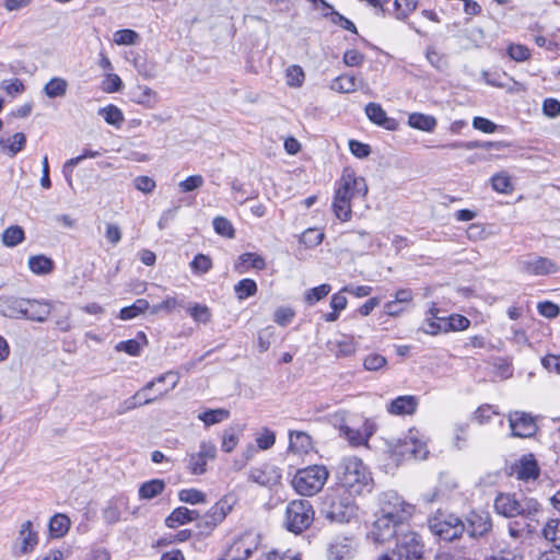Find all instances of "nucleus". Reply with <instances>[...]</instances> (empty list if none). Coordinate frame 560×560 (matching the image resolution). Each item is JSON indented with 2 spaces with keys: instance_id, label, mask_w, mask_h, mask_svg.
<instances>
[{
  "instance_id": "obj_1",
  "label": "nucleus",
  "mask_w": 560,
  "mask_h": 560,
  "mask_svg": "<svg viewBox=\"0 0 560 560\" xmlns=\"http://www.w3.org/2000/svg\"><path fill=\"white\" fill-rule=\"evenodd\" d=\"M334 471L337 485L350 495H363L372 492L374 488L372 472L359 457H342Z\"/></svg>"
},
{
  "instance_id": "obj_2",
  "label": "nucleus",
  "mask_w": 560,
  "mask_h": 560,
  "mask_svg": "<svg viewBox=\"0 0 560 560\" xmlns=\"http://www.w3.org/2000/svg\"><path fill=\"white\" fill-rule=\"evenodd\" d=\"M328 476L324 465H312L298 469L291 483L299 494L312 497L323 489Z\"/></svg>"
},
{
  "instance_id": "obj_3",
  "label": "nucleus",
  "mask_w": 560,
  "mask_h": 560,
  "mask_svg": "<svg viewBox=\"0 0 560 560\" xmlns=\"http://www.w3.org/2000/svg\"><path fill=\"white\" fill-rule=\"evenodd\" d=\"M350 494L331 493L325 497L322 513L327 520L337 523H349L357 516L358 506Z\"/></svg>"
},
{
  "instance_id": "obj_4",
  "label": "nucleus",
  "mask_w": 560,
  "mask_h": 560,
  "mask_svg": "<svg viewBox=\"0 0 560 560\" xmlns=\"http://www.w3.org/2000/svg\"><path fill=\"white\" fill-rule=\"evenodd\" d=\"M315 511L306 499L293 500L285 509L284 527L287 530L301 534L314 522Z\"/></svg>"
},
{
  "instance_id": "obj_5",
  "label": "nucleus",
  "mask_w": 560,
  "mask_h": 560,
  "mask_svg": "<svg viewBox=\"0 0 560 560\" xmlns=\"http://www.w3.org/2000/svg\"><path fill=\"white\" fill-rule=\"evenodd\" d=\"M430 318L424 320L423 331L429 335L439 332L462 331L470 326V320L460 314L440 316V310L433 304L429 310Z\"/></svg>"
},
{
  "instance_id": "obj_6",
  "label": "nucleus",
  "mask_w": 560,
  "mask_h": 560,
  "mask_svg": "<svg viewBox=\"0 0 560 560\" xmlns=\"http://www.w3.org/2000/svg\"><path fill=\"white\" fill-rule=\"evenodd\" d=\"M431 533L445 541H453L465 533L466 524L454 515L439 511L428 521Z\"/></svg>"
},
{
  "instance_id": "obj_7",
  "label": "nucleus",
  "mask_w": 560,
  "mask_h": 560,
  "mask_svg": "<svg viewBox=\"0 0 560 560\" xmlns=\"http://www.w3.org/2000/svg\"><path fill=\"white\" fill-rule=\"evenodd\" d=\"M393 550L400 560H428L423 539L413 530L401 532Z\"/></svg>"
},
{
  "instance_id": "obj_8",
  "label": "nucleus",
  "mask_w": 560,
  "mask_h": 560,
  "mask_svg": "<svg viewBox=\"0 0 560 560\" xmlns=\"http://www.w3.org/2000/svg\"><path fill=\"white\" fill-rule=\"evenodd\" d=\"M336 185L335 196L346 197L350 201L355 197L365 198L369 191L365 178L357 176L353 168L349 166L342 170Z\"/></svg>"
},
{
  "instance_id": "obj_9",
  "label": "nucleus",
  "mask_w": 560,
  "mask_h": 560,
  "mask_svg": "<svg viewBox=\"0 0 560 560\" xmlns=\"http://www.w3.org/2000/svg\"><path fill=\"white\" fill-rule=\"evenodd\" d=\"M378 515L395 518L396 522H402L411 515V505L393 490L383 492L378 498Z\"/></svg>"
},
{
  "instance_id": "obj_10",
  "label": "nucleus",
  "mask_w": 560,
  "mask_h": 560,
  "mask_svg": "<svg viewBox=\"0 0 560 560\" xmlns=\"http://www.w3.org/2000/svg\"><path fill=\"white\" fill-rule=\"evenodd\" d=\"M376 516L377 517L368 534V537L376 544H384L393 538L397 541V536L401 532L408 530V525L402 522H396L395 518L385 517L378 514H376Z\"/></svg>"
},
{
  "instance_id": "obj_11",
  "label": "nucleus",
  "mask_w": 560,
  "mask_h": 560,
  "mask_svg": "<svg viewBox=\"0 0 560 560\" xmlns=\"http://www.w3.org/2000/svg\"><path fill=\"white\" fill-rule=\"evenodd\" d=\"M233 502L229 497L221 498L197 522V528L202 536L210 535L232 511Z\"/></svg>"
},
{
  "instance_id": "obj_12",
  "label": "nucleus",
  "mask_w": 560,
  "mask_h": 560,
  "mask_svg": "<svg viewBox=\"0 0 560 560\" xmlns=\"http://www.w3.org/2000/svg\"><path fill=\"white\" fill-rule=\"evenodd\" d=\"M39 542L38 532L34 528L32 521L21 524L16 542L13 545V552L16 556L32 553Z\"/></svg>"
},
{
  "instance_id": "obj_13",
  "label": "nucleus",
  "mask_w": 560,
  "mask_h": 560,
  "mask_svg": "<svg viewBox=\"0 0 560 560\" xmlns=\"http://www.w3.org/2000/svg\"><path fill=\"white\" fill-rule=\"evenodd\" d=\"M217 457V446L211 442L202 441L197 453L189 455L188 469L192 475H203L207 471V462Z\"/></svg>"
},
{
  "instance_id": "obj_14",
  "label": "nucleus",
  "mask_w": 560,
  "mask_h": 560,
  "mask_svg": "<svg viewBox=\"0 0 560 560\" xmlns=\"http://www.w3.org/2000/svg\"><path fill=\"white\" fill-rule=\"evenodd\" d=\"M419 406V398L413 395H401L390 400L386 410L394 416H412Z\"/></svg>"
},
{
  "instance_id": "obj_15",
  "label": "nucleus",
  "mask_w": 560,
  "mask_h": 560,
  "mask_svg": "<svg viewBox=\"0 0 560 560\" xmlns=\"http://www.w3.org/2000/svg\"><path fill=\"white\" fill-rule=\"evenodd\" d=\"M492 523L489 513L487 512H471L467 517V525L465 532L470 537L485 536L491 529Z\"/></svg>"
},
{
  "instance_id": "obj_16",
  "label": "nucleus",
  "mask_w": 560,
  "mask_h": 560,
  "mask_svg": "<svg viewBox=\"0 0 560 560\" xmlns=\"http://www.w3.org/2000/svg\"><path fill=\"white\" fill-rule=\"evenodd\" d=\"M28 304V299L16 296H1L0 308L1 314L9 318H24L25 306Z\"/></svg>"
},
{
  "instance_id": "obj_17",
  "label": "nucleus",
  "mask_w": 560,
  "mask_h": 560,
  "mask_svg": "<svg viewBox=\"0 0 560 560\" xmlns=\"http://www.w3.org/2000/svg\"><path fill=\"white\" fill-rule=\"evenodd\" d=\"M352 539L347 536L335 537L327 547L328 560H346L352 553Z\"/></svg>"
},
{
  "instance_id": "obj_18",
  "label": "nucleus",
  "mask_w": 560,
  "mask_h": 560,
  "mask_svg": "<svg viewBox=\"0 0 560 560\" xmlns=\"http://www.w3.org/2000/svg\"><path fill=\"white\" fill-rule=\"evenodd\" d=\"M156 382H168L170 383V385L167 387H158L156 388L155 396H158V398H159L176 387V385L179 382V374L174 371H167V372L159 375L158 377L153 378L152 381L148 382L143 387H141L139 390H137L136 394L143 395V393H149L156 386Z\"/></svg>"
},
{
  "instance_id": "obj_19",
  "label": "nucleus",
  "mask_w": 560,
  "mask_h": 560,
  "mask_svg": "<svg viewBox=\"0 0 560 560\" xmlns=\"http://www.w3.org/2000/svg\"><path fill=\"white\" fill-rule=\"evenodd\" d=\"M51 312V304L44 300L28 299V304L25 306L24 319L32 322L44 323L47 320Z\"/></svg>"
},
{
  "instance_id": "obj_20",
  "label": "nucleus",
  "mask_w": 560,
  "mask_h": 560,
  "mask_svg": "<svg viewBox=\"0 0 560 560\" xmlns=\"http://www.w3.org/2000/svg\"><path fill=\"white\" fill-rule=\"evenodd\" d=\"M199 518L200 514L197 510H189L186 506H178L174 509L165 518V525L168 528H176L179 525L199 521Z\"/></svg>"
},
{
  "instance_id": "obj_21",
  "label": "nucleus",
  "mask_w": 560,
  "mask_h": 560,
  "mask_svg": "<svg viewBox=\"0 0 560 560\" xmlns=\"http://www.w3.org/2000/svg\"><path fill=\"white\" fill-rule=\"evenodd\" d=\"M494 508L498 513L512 517L515 515L523 514L521 503L515 499L513 494H500L494 501Z\"/></svg>"
},
{
  "instance_id": "obj_22",
  "label": "nucleus",
  "mask_w": 560,
  "mask_h": 560,
  "mask_svg": "<svg viewBox=\"0 0 560 560\" xmlns=\"http://www.w3.org/2000/svg\"><path fill=\"white\" fill-rule=\"evenodd\" d=\"M249 268L256 270H264L266 268V261L262 256L256 253H243L238 256V259L234 264V270L242 275L249 270Z\"/></svg>"
},
{
  "instance_id": "obj_23",
  "label": "nucleus",
  "mask_w": 560,
  "mask_h": 560,
  "mask_svg": "<svg viewBox=\"0 0 560 560\" xmlns=\"http://www.w3.org/2000/svg\"><path fill=\"white\" fill-rule=\"evenodd\" d=\"M365 114L369 119L388 130L395 129L396 121L386 116L385 110L376 103H369L365 106Z\"/></svg>"
},
{
  "instance_id": "obj_24",
  "label": "nucleus",
  "mask_w": 560,
  "mask_h": 560,
  "mask_svg": "<svg viewBox=\"0 0 560 560\" xmlns=\"http://www.w3.org/2000/svg\"><path fill=\"white\" fill-rule=\"evenodd\" d=\"M27 265L30 270L37 276L49 275L55 270V261L44 254L31 256Z\"/></svg>"
},
{
  "instance_id": "obj_25",
  "label": "nucleus",
  "mask_w": 560,
  "mask_h": 560,
  "mask_svg": "<svg viewBox=\"0 0 560 560\" xmlns=\"http://www.w3.org/2000/svg\"><path fill=\"white\" fill-rule=\"evenodd\" d=\"M71 521L62 513L52 515L48 523V532L52 538L63 537L70 529Z\"/></svg>"
},
{
  "instance_id": "obj_26",
  "label": "nucleus",
  "mask_w": 560,
  "mask_h": 560,
  "mask_svg": "<svg viewBox=\"0 0 560 560\" xmlns=\"http://www.w3.org/2000/svg\"><path fill=\"white\" fill-rule=\"evenodd\" d=\"M527 271L536 276H548L558 271V266L547 257H537L527 262Z\"/></svg>"
},
{
  "instance_id": "obj_27",
  "label": "nucleus",
  "mask_w": 560,
  "mask_h": 560,
  "mask_svg": "<svg viewBox=\"0 0 560 560\" xmlns=\"http://www.w3.org/2000/svg\"><path fill=\"white\" fill-rule=\"evenodd\" d=\"M289 439V450L294 453H307L312 446V439L305 432L290 431Z\"/></svg>"
},
{
  "instance_id": "obj_28",
  "label": "nucleus",
  "mask_w": 560,
  "mask_h": 560,
  "mask_svg": "<svg viewBox=\"0 0 560 560\" xmlns=\"http://www.w3.org/2000/svg\"><path fill=\"white\" fill-rule=\"evenodd\" d=\"M244 431V427L236 424L223 431L221 448L225 453H231L237 445L240 436Z\"/></svg>"
},
{
  "instance_id": "obj_29",
  "label": "nucleus",
  "mask_w": 560,
  "mask_h": 560,
  "mask_svg": "<svg viewBox=\"0 0 560 560\" xmlns=\"http://www.w3.org/2000/svg\"><path fill=\"white\" fill-rule=\"evenodd\" d=\"M185 308L195 323L207 325L211 322L212 313L206 304L188 303Z\"/></svg>"
},
{
  "instance_id": "obj_30",
  "label": "nucleus",
  "mask_w": 560,
  "mask_h": 560,
  "mask_svg": "<svg viewBox=\"0 0 560 560\" xmlns=\"http://www.w3.org/2000/svg\"><path fill=\"white\" fill-rule=\"evenodd\" d=\"M413 442L407 438L399 440L392 448V457L397 463L406 459H413L415 448Z\"/></svg>"
},
{
  "instance_id": "obj_31",
  "label": "nucleus",
  "mask_w": 560,
  "mask_h": 560,
  "mask_svg": "<svg viewBox=\"0 0 560 560\" xmlns=\"http://www.w3.org/2000/svg\"><path fill=\"white\" fill-rule=\"evenodd\" d=\"M165 489V482L162 479H151L143 482L139 488L140 499L151 500L160 495Z\"/></svg>"
},
{
  "instance_id": "obj_32",
  "label": "nucleus",
  "mask_w": 560,
  "mask_h": 560,
  "mask_svg": "<svg viewBox=\"0 0 560 560\" xmlns=\"http://www.w3.org/2000/svg\"><path fill=\"white\" fill-rule=\"evenodd\" d=\"M408 124L415 129L432 131L436 126V119L431 115L412 113L409 115Z\"/></svg>"
},
{
  "instance_id": "obj_33",
  "label": "nucleus",
  "mask_w": 560,
  "mask_h": 560,
  "mask_svg": "<svg viewBox=\"0 0 560 560\" xmlns=\"http://www.w3.org/2000/svg\"><path fill=\"white\" fill-rule=\"evenodd\" d=\"M25 240V232L20 225H10L2 233V243L7 247H15Z\"/></svg>"
},
{
  "instance_id": "obj_34",
  "label": "nucleus",
  "mask_w": 560,
  "mask_h": 560,
  "mask_svg": "<svg viewBox=\"0 0 560 560\" xmlns=\"http://www.w3.org/2000/svg\"><path fill=\"white\" fill-rule=\"evenodd\" d=\"M150 304L145 299H138L131 305L125 306L119 312V318L130 320L149 310Z\"/></svg>"
},
{
  "instance_id": "obj_35",
  "label": "nucleus",
  "mask_w": 560,
  "mask_h": 560,
  "mask_svg": "<svg viewBox=\"0 0 560 560\" xmlns=\"http://www.w3.org/2000/svg\"><path fill=\"white\" fill-rule=\"evenodd\" d=\"M357 82L354 75L341 74L331 81L330 89L339 93H351L355 91Z\"/></svg>"
},
{
  "instance_id": "obj_36",
  "label": "nucleus",
  "mask_w": 560,
  "mask_h": 560,
  "mask_svg": "<svg viewBox=\"0 0 560 560\" xmlns=\"http://www.w3.org/2000/svg\"><path fill=\"white\" fill-rule=\"evenodd\" d=\"M230 418V411L224 408L208 409L199 413L198 419L201 420L206 427L220 423Z\"/></svg>"
},
{
  "instance_id": "obj_37",
  "label": "nucleus",
  "mask_w": 560,
  "mask_h": 560,
  "mask_svg": "<svg viewBox=\"0 0 560 560\" xmlns=\"http://www.w3.org/2000/svg\"><path fill=\"white\" fill-rule=\"evenodd\" d=\"M257 283L250 278H244L234 285V292L240 301L254 296L257 293Z\"/></svg>"
},
{
  "instance_id": "obj_38",
  "label": "nucleus",
  "mask_w": 560,
  "mask_h": 560,
  "mask_svg": "<svg viewBox=\"0 0 560 560\" xmlns=\"http://www.w3.org/2000/svg\"><path fill=\"white\" fill-rule=\"evenodd\" d=\"M332 210L336 217L342 222H347L351 219V201L347 200L346 197L334 196Z\"/></svg>"
},
{
  "instance_id": "obj_39",
  "label": "nucleus",
  "mask_w": 560,
  "mask_h": 560,
  "mask_svg": "<svg viewBox=\"0 0 560 560\" xmlns=\"http://www.w3.org/2000/svg\"><path fill=\"white\" fill-rule=\"evenodd\" d=\"M509 425L511 429V436L525 438V411H514L509 415Z\"/></svg>"
},
{
  "instance_id": "obj_40",
  "label": "nucleus",
  "mask_w": 560,
  "mask_h": 560,
  "mask_svg": "<svg viewBox=\"0 0 560 560\" xmlns=\"http://www.w3.org/2000/svg\"><path fill=\"white\" fill-rule=\"evenodd\" d=\"M331 291V285L328 283H323L320 285L308 289L305 292L304 301L308 305H314L324 298H326Z\"/></svg>"
},
{
  "instance_id": "obj_41",
  "label": "nucleus",
  "mask_w": 560,
  "mask_h": 560,
  "mask_svg": "<svg viewBox=\"0 0 560 560\" xmlns=\"http://www.w3.org/2000/svg\"><path fill=\"white\" fill-rule=\"evenodd\" d=\"M340 430L352 445H362L368 442L371 435H373L372 431L361 432L360 430L352 429L348 425H341Z\"/></svg>"
},
{
  "instance_id": "obj_42",
  "label": "nucleus",
  "mask_w": 560,
  "mask_h": 560,
  "mask_svg": "<svg viewBox=\"0 0 560 560\" xmlns=\"http://www.w3.org/2000/svg\"><path fill=\"white\" fill-rule=\"evenodd\" d=\"M178 499L179 501L188 504H200L206 503L207 495L201 490L189 488V489H182L178 492Z\"/></svg>"
},
{
  "instance_id": "obj_43",
  "label": "nucleus",
  "mask_w": 560,
  "mask_h": 560,
  "mask_svg": "<svg viewBox=\"0 0 560 560\" xmlns=\"http://www.w3.org/2000/svg\"><path fill=\"white\" fill-rule=\"evenodd\" d=\"M544 537L551 541L556 549H560V521L550 520L542 528Z\"/></svg>"
},
{
  "instance_id": "obj_44",
  "label": "nucleus",
  "mask_w": 560,
  "mask_h": 560,
  "mask_svg": "<svg viewBox=\"0 0 560 560\" xmlns=\"http://www.w3.org/2000/svg\"><path fill=\"white\" fill-rule=\"evenodd\" d=\"M131 95L138 104L151 105L155 101V92L147 85H138Z\"/></svg>"
},
{
  "instance_id": "obj_45",
  "label": "nucleus",
  "mask_w": 560,
  "mask_h": 560,
  "mask_svg": "<svg viewBox=\"0 0 560 560\" xmlns=\"http://www.w3.org/2000/svg\"><path fill=\"white\" fill-rule=\"evenodd\" d=\"M213 229L217 234L233 238L235 236V230L230 220L224 217L218 215L212 221Z\"/></svg>"
},
{
  "instance_id": "obj_46",
  "label": "nucleus",
  "mask_w": 560,
  "mask_h": 560,
  "mask_svg": "<svg viewBox=\"0 0 560 560\" xmlns=\"http://www.w3.org/2000/svg\"><path fill=\"white\" fill-rule=\"evenodd\" d=\"M285 79L289 86L299 88L303 84L305 74L300 66L292 65L285 71Z\"/></svg>"
},
{
  "instance_id": "obj_47",
  "label": "nucleus",
  "mask_w": 560,
  "mask_h": 560,
  "mask_svg": "<svg viewBox=\"0 0 560 560\" xmlns=\"http://www.w3.org/2000/svg\"><path fill=\"white\" fill-rule=\"evenodd\" d=\"M324 16L325 18L330 16V21L334 24L339 25L343 30H347L354 34L358 33V30H357V26L354 25V23L352 21H350L349 19H347L346 16H343L342 14H340L339 12L335 11L334 8L330 11L325 12Z\"/></svg>"
},
{
  "instance_id": "obj_48",
  "label": "nucleus",
  "mask_w": 560,
  "mask_h": 560,
  "mask_svg": "<svg viewBox=\"0 0 560 560\" xmlns=\"http://www.w3.org/2000/svg\"><path fill=\"white\" fill-rule=\"evenodd\" d=\"M48 97H58L66 94L67 82L60 78L51 79L44 88Z\"/></svg>"
},
{
  "instance_id": "obj_49",
  "label": "nucleus",
  "mask_w": 560,
  "mask_h": 560,
  "mask_svg": "<svg viewBox=\"0 0 560 560\" xmlns=\"http://www.w3.org/2000/svg\"><path fill=\"white\" fill-rule=\"evenodd\" d=\"M492 415H500L498 408L493 405L483 404L475 410L474 419L479 424H485L490 421Z\"/></svg>"
},
{
  "instance_id": "obj_50",
  "label": "nucleus",
  "mask_w": 560,
  "mask_h": 560,
  "mask_svg": "<svg viewBox=\"0 0 560 560\" xmlns=\"http://www.w3.org/2000/svg\"><path fill=\"white\" fill-rule=\"evenodd\" d=\"M194 273H207L212 268V260L208 255L197 254L190 261Z\"/></svg>"
},
{
  "instance_id": "obj_51",
  "label": "nucleus",
  "mask_w": 560,
  "mask_h": 560,
  "mask_svg": "<svg viewBox=\"0 0 560 560\" xmlns=\"http://www.w3.org/2000/svg\"><path fill=\"white\" fill-rule=\"evenodd\" d=\"M491 186L493 190L501 194H509L513 190L511 178L504 174H495L491 177Z\"/></svg>"
},
{
  "instance_id": "obj_52",
  "label": "nucleus",
  "mask_w": 560,
  "mask_h": 560,
  "mask_svg": "<svg viewBox=\"0 0 560 560\" xmlns=\"http://www.w3.org/2000/svg\"><path fill=\"white\" fill-rule=\"evenodd\" d=\"M395 14L399 20L406 19L411 12H413L417 8L416 0H395Z\"/></svg>"
},
{
  "instance_id": "obj_53",
  "label": "nucleus",
  "mask_w": 560,
  "mask_h": 560,
  "mask_svg": "<svg viewBox=\"0 0 560 560\" xmlns=\"http://www.w3.org/2000/svg\"><path fill=\"white\" fill-rule=\"evenodd\" d=\"M139 39V34L133 30L125 28L114 33V43L117 45H135Z\"/></svg>"
},
{
  "instance_id": "obj_54",
  "label": "nucleus",
  "mask_w": 560,
  "mask_h": 560,
  "mask_svg": "<svg viewBox=\"0 0 560 560\" xmlns=\"http://www.w3.org/2000/svg\"><path fill=\"white\" fill-rule=\"evenodd\" d=\"M141 349H142L141 343L136 339L122 340L115 346L116 351L125 352L132 357L140 355Z\"/></svg>"
},
{
  "instance_id": "obj_55",
  "label": "nucleus",
  "mask_w": 560,
  "mask_h": 560,
  "mask_svg": "<svg viewBox=\"0 0 560 560\" xmlns=\"http://www.w3.org/2000/svg\"><path fill=\"white\" fill-rule=\"evenodd\" d=\"M100 115L105 119L106 122L110 125H117L124 120L121 110L114 105H108L104 108H101Z\"/></svg>"
},
{
  "instance_id": "obj_56",
  "label": "nucleus",
  "mask_w": 560,
  "mask_h": 560,
  "mask_svg": "<svg viewBox=\"0 0 560 560\" xmlns=\"http://www.w3.org/2000/svg\"><path fill=\"white\" fill-rule=\"evenodd\" d=\"M425 57L430 65L438 70H444L447 68V59L445 55L440 54L435 48L429 47L425 52Z\"/></svg>"
},
{
  "instance_id": "obj_57",
  "label": "nucleus",
  "mask_w": 560,
  "mask_h": 560,
  "mask_svg": "<svg viewBox=\"0 0 560 560\" xmlns=\"http://www.w3.org/2000/svg\"><path fill=\"white\" fill-rule=\"evenodd\" d=\"M205 179L201 175H190L182 180L178 186L182 192H190L202 187Z\"/></svg>"
},
{
  "instance_id": "obj_58",
  "label": "nucleus",
  "mask_w": 560,
  "mask_h": 560,
  "mask_svg": "<svg viewBox=\"0 0 560 560\" xmlns=\"http://www.w3.org/2000/svg\"><path fill=\"white\" fill-rule=\"evenodd\" d=\"M256 443L259 450L267 451L276 443V434L273 431L265 428L262 432L256 438Z\"/></svg>"
},
{
  "instance_id": "obj_59",
  "label": "nucleus",
  "mask_w": 560,
  "mask_h": 560,
  "mask_svg": "<svg viewBox=\"0 0 560 560\" xmlns=\"http://www.w3.org/2000/svg\"><path fill=\"white\" fill-rule=\"evenodd\" d=\"M133 186L143 194H151L154 191L156 184L152 177L140 175L133 179Z\"/></svg>"
},
{
  "instance_id": "obj_60",
  "label": "nucleus",
  "mask_w": 560,
  "mask_h": 560,
  "mask_svg": "<svg viewBox=\"0 0 560 560\" xmlns=\"http://www.w3.org/2000/svg\"><path fill=\"white\" fill-rule=\"evenodd\" d=\"M387 363V360L385 357L378 354V353H371L365 357L363 361V366L368 371H377L385 366Z\"/></svg>"
},
{
  "instance_id": "obj_61",
  "label": "nucleus",
  "mask_w": 560,
  "mask_h": 560,
  "mask_svg": "<svg viewBox=\"0 0 560 560\" xmlns=\"http://www.w3.org/2000/svg\"><path fill=\"white\" fill-rule=\"evenodd\" d=\"M324 234L314 229L306 230L302 236L301 242L307 247H315L323 242Z\"/></svg>"
},
{
  "instance_id": "obj_62",
  "label": "nucleus",
  "mask_w": 560,
  "mask_h": 560,
  "mask_svg": "<svg viewBox=\"0 0 560 560\" xmlns=\"http://www.w3.org/2000/svg\"><path fill=\"white\" fill-rule=\"evenodd\" d=\"M537 310L541 316L550 319L556 318L560 313L559 305L551 301L539 302Z\"/></svg>"
},
{
  "instance_id": "obj_63",
  "label": "nucleus",
  "mask_w": 560,
  "mask_h": 560,
  "mask_svg": "<svg viewBox=\"0 0 560 560\" xmlns=\"http://www.w3.org/2000/svg\"><path fill=\"white\" fill-rule=\"evenodd\" d=\"M294 315H295V313L292 308L279 307L275 312L273 320L278 325L285 327L292 322V319L294 318Z\"/></svg>"
},
{
  "instance_id": "obj_64",
  "label": "nucleus",
  "mask_w": 560,
  "mask_h": 560,
  "mask_svg": "<svg viewBox=\"0 0 560 560\" xmlns=\"http://www.w3.org/2000/svg\"><path fill=\"white\" fill-rule=\"evenodd\" d=\"M342 59L346 66L358 67L363 63L365 57L357 49H348L345 51Z\"/></svg>"
}]
</instances>
